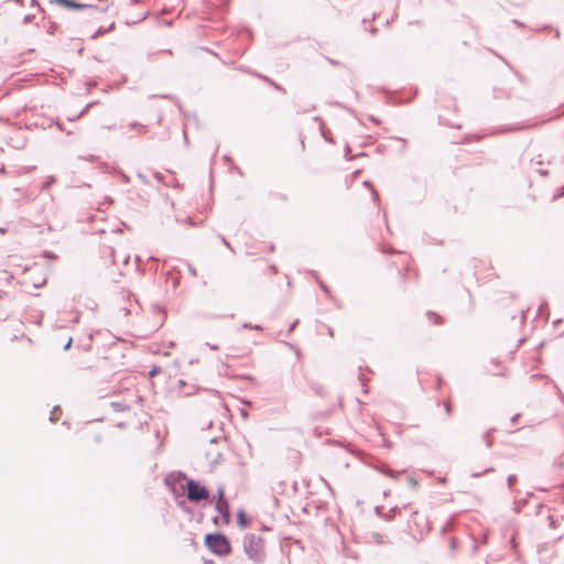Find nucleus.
<instances>
[{
    "label": "nucleus",
    "instance_id": "nucleus-14",
    "mask_svg": "<svg viewBox=\"0 0 564 564\" xmlns=\"http://www.w3.org/2000/svg\"><path fill=\"white\" fill-rule=\"evenodd\" d=\"M107 30L100 28L97 30V32L95 34L91 35V39H96L97 36H99L100 34H104Z\"/></svg>",
    "mask_w": 564,
    "mask_h": 564
},
{
    "label": "nucleus",
    "instance_id": "nucleus-1",
    "mask_svg": "<svg viewBox=\"0 0 564 564\" xmlns=\"http://www.w3.org/2000/svg\"><path fill=\"white\" fill-rule=\"evenodd\" d=\"M243 549L249 558L259 562L264 554L263 539L253 533L243 538Z\"/></svg>",
    "mask_w": 564,
    "mask_h": 564
},
{
    "label": "nucleus",
    "instance_id": "nucleus-17",
    "mask_svg": "<svg viewBox=\"0 0 564 564\" xmlns=\"http://www.w3.org/2000/svg\"><path fill=\"white\" fill-rule=\"evenodd\" d=\"M88 108H89V105H87V106H86V107L80 111V113L77 116V118H79V117H82L84 113H86V112H87V110H88Z\"/></svg>",
    "mask_w": 564,
    "mask_h": 564
},
{
    "label": "nucleus",
    "instance_id": "nucleus-15",
    "mask_svg": "<svg viewBox=\"0 0 564 564\" xmlns=\"http://www.w3.org/2000/svg\"><path fill=\"white\" fill-rule=\"evenodd\" d=\"M489 471H492V468H487V469L484 471V474L489 473ZM481 475H482V473H475V474H473V477H480Z\"/></svg>",
    "mask_w": 564,
    "mask_h": 564
},
{
    "label": "nucleus",
    "instance_id": "nucleus-18",
    "mask_svg": "<svg viewBox=\"0 0 564 564\" xmlns=\"http://www.w3.org/2000/svg\"><path fill=\"white\" fill-rule=\"evenodd\" d=\"M96 156L95 155H88L87 158H85V160L89 161V162H95L96 161Z\"/></svg>",
    "mask_w": 564,
    "mask_h": 564
},
{
    "label": "nucleus",
    "instance_id": "nucleus-6",
    "mask_svg": "<svg viewBox=\"0 0 564 564\" xmlns=\"http://www.w3.org/2000/svg\"><path fill=\"white\" fill-rule=\"evenodd\" d=\"M206 458H207L209 465L214 466L220 462L221 454L218 451L210 449V451L206 452Z\"/></svg>",
    "mask_w": 564,
    "mask_h": 564
},
{
    "label": "nucleus",
    "instance_id": "nucleus-13",
    "mask_svg": "<svg viewBox=\"0 0 564 564\" xmlns=\"http://www.w3.org/2000/svg\"><path fill=\"white\" fill-rule=\"evenodd\" d=\"M58 411V408H54L53 411L51 412V416H50V420L51 421H56L57 420V416H56V412Z\"/></svg>",
    "mask_w": 564,
    "mask_h": 564
},
{
    "label": "nucleus",
    "instance_id": "nucleus-4",
    "mask_svg": "<svg viewBox=\"0 0 564 564\" xmlns=\"http://www.w3.org/2000/svg\"><path fill=\"white\" fill-rule=\"evenodd\" d=\"M217 512L224 518L225 522L228 523L230 520L229 503L227 500L216 501L215 506Z\"/></svg>",
    "mask_w": 564,
    "mask_h": 564
},
{
    "label": "nucleus",
    "instance_id": "nucleus-10",
    "mask_svg": "<svg viewBox=\"0 0 564 564\" xmlns=\"http://www.w3.org/2000/svg\"><path fill=\"white\" fill-rule=\"evenodd\" d=\"M484 441L487 445V447H490L492 442H491V438H490V432H487L485 435H484Z\"/></svg>",
    "mask_w": 564,
    "mask_h": 564
},
{
    "label": "nucleus",
    "instance_id": "nucleus-31",
    "mask_svg": "<svg viewBox=\"0 0 564 564\" xmlns=\"http://www.w3.org/2000/svg\"><path fill=\"white\" fill-rule=\"evenodd\" d=\"M519 417V414H516L513 417H512V422L514 423L517 421V419Z\"/></svg>",
    "mask_w": 564,
    "mask_h": 564
},
{
    "label": "nucleus",
    "instance_id": "nucleus-28",
    "mask_svg": "<svg viewBox=\"0 0 564 564\" xmlns=\"http://www.w3.org/2000/svg\"><path fill=\"white\" fill-rule=\"evenodd\" d=\"M24 21H25V22H30V21H31V17H30V15H26V17L24 18Z\"/></svg>",
    "mask_w": 564,
    "mask_h": 564
},
{
    "label": "nucleus",
    "instance_id": "nucleus-24",
    "mask_svg": "<svg viewBox=\"0 0 564 564\" xmlns=\"http://www.w3.org/2000/svg\"><path fill=\"white\" fill-rule=\"evenodd\" d=\"M112 405L117 409V410H121V405L119 403H112Z\"/></svg>",
    "mask_w": 564,
    "mask_h": 564
},
{
    "label": "nucleus",
    "instance_id": "nucleus-22",
    "mask_svg": "<svg viewBox=\"0 0 564 564\" xmlns=\"http://www.w3.org/2000/svg\"><path fill=\"white\" fill-rule=\"evenodd\" d=\"M564 195V188L562 189L561 193L554 195V199H557L560 196H563Z\"/></svg>",
    "mask_w": 564,
    "mask_h": 564
},
{
    "label": "nucleus",
    "instance_id": "nucleus-21",
    "mask_svg": "<svg viewBox=\"0 0 564 564\" xmlns=\"http://www.w3.org/2000/svg\"><path fill=\"white\" fill-rule=\"evenodd\" d=\"M445 411L449 415L452 412L451 405L448 403L445 404Z\"/></svg>",
    "mask_w": 564,
    "mask_h": 564
},
{
    "label": "nucleus",
    "instance_id": "nucleus-20",
    "mask_svg": "<svg viewBox=\"0 0 564 564\" xmlns=\"http://www.w3.org/2000/svg\"><path fill=\"white\" fill-rule=\"evenodd\" d=\"M72 338L68 339V341L65 344L64 349L67 350L72 345Z\"/></svg>",
    "mask_w": 564,
    "mask_h": 564
},
{
    "label": "nucleus",
    "instance_id": "nucleus-34",
    "mask_svg": "<svg viewBox=\"0 0 564 564\" xmlns=\"http://www.w3.org/2000/svg\"><path fill=\"white\" fill-rule=\"evenodd\" d=\"M295 327V323L291 326L290 332L293 330Z\"/></svg>",
    "mask_w": 564,
    "mask_h": 564
},
{
    "label": "nucleus",
    "instance_id": "nucleus-27",
    "mask_svg": "<svg viewBox=\"0 0 564 564\" xmlns=\"http://www.w3.org/2000/svg\"><path fill=\"white\" fill-rule=\"evenodd\" d=\"M550 519V525L553 527L554 525V520L552 517L549 518Z\"/></svg>",
    "mask_w": 564,
    "mask_h": 564
},
{
    "label": "nucleus",
    "instance_id": "nucleus-8",
    "mask_svg": "<svg viewBox=\"0 0 564 564\" xmlns=\"http://www.w3.org/2000/svg\"><path fill=\"white\" fill-rule=\"evenodd\" d=\"M216 498H217V501L226 500L225 499V489H224V487H218Z\"/></svg>",
    "mask_w": 564,
    "mask_h": 564
},
{
    "label": "nucleus",
    "instance_id": "nucleus-5",
    "mask_svg": "<svg viewBox=\"0 0 564 564\" xmlns=\"http://www.w3.org/2000/svg\"><path fill=\"white\" fill-rule=\"evenodd\" d=\"M56 2L62 4V6H64V7H66V8H69V9L94 8L90 4L78 3V2H74L72 0H56Z\"/></svg>",
    "mask_w": 564,
    "mask_h": 564
},
{
    "label": "nucleus",
    "instance_id": "nucleus-16",
    "mask_svg": "<svg viewBox=\"0 0 564 564\" xmlns=\"http://www.w3.org/2000/svg\"><path fill=\"white\" fill-rule=\"evenodd\" d=\"M409 484H410V486H411L412 488H415V487H416V485H417V482H416V480H415L414 478H409Z\"/></svg>",
    "mask_w": 564,
    "mask_h": 564
},
{
    "label": "nucleus",
    "instance_id": "nucleus-33",
    "mask_svg": "<svg viewBox=\"0 0 564 564\" xmlns=\"http://www.w3.org/2000/svg\"><path fill=\"white\" fill-rule=\"evenodd\" d=\"M216 444V441L215 440H212L210 441V446H214Z\"/></svg>",
    "mask_w": 564,
    "mask_h": 564
},
{
    "label": "nucleus",
    "instance_id": "nucleus-30",
    "mask_svg": "<svg viewBox=\"0 0 564 564\" xmlns=\"http://www.w3.org/2000/svg\"><path fill=\"white\" fill-rule=\"evenodd\" d=\"M372 195H373L375 199L378 198V193H376L373 189H372Z\"/></svg>",
    "mask_w": 564,
    "mask_h": 564
},
{
    "label": "nucleus",
    "instance_id": "nucleus-19",
    "mask_svg": "<svg viewBox=\"0 0 564 564\" xmlns=\"http://www.w3.org/2000/svg\"><path fill=\"white\" fill-rule=\"evenodd\" d=\"M206 346H208L213 350H218V348H219L217 345H212L209 343H206Z\"/></svg>",
    "mask_w": 564,
    "mask_h": 564
},
{
    "label": "nucleus",
    "instance_id": "nucleus-26",
    "mask_svg": "<svg viewBox=\"0 0 564 564\" xmlns=\"http://www.w3.org/2000/svg\"><path fill=\"white\" fill-rule=\"evenodd\" d=\"M221 241L224 242L225 246H227L228 248H230L229 243L227 242V240L225 238L221 239Z\"/></svg>",
    "mask_w": 564,
    "mask_h": 564
},
{
    "label": "nucleus",
    "instance_id": "nucleus-7",
    "mask_svg": "<svg viewBox=\"0 0 564 564\" xmlns=\"http://www.w3.org/2000/svg\"><path fill=\"white\" fill-rule=\"evenodd\" d=\"M237 520H238V524L241 527V528H246L248 527L249 524V520L247 519L246 514L243 511H239L238 514H237Z\"/></svg>",
    "mask_w": 564,
    "mask_h": 564
},
{
    "label": "nucleus",
    "instance_id": "nucleus-25",
    "mask_svg": "<svg viewBox=\"0 0 564 564\" xmlns=\"http://www.w3.org/2000/svg\"><path fill=\"white\" fill-rule=\"evenodd\" d=\"M386 474L389 475L390 477H395L394 473L391 470L387 471Z\"/></svg>",
    "mask_w": 564,
    "mask_h": 564
},
{
    "label": "nucleus",
    "instance_id": "nucleus-3",
    "mask_svg": "<svg viewBox=\"0 0 564 564\" xmlns=\"http://www.w3.org/2000/svg\"><path fill=\"white\" fill-rule=\"evenodd\" d=\"M209 497V492L205 486H202L199 482L194 479H189L187 481V498L191 501L198 502L200 500H205Z\"/></svg>",
    "mask_w": 564,
    "mask_h": 564
},
{
    "label": "nucleus",
    "instance_id": "nucleus-23",
    "mask_svg": "<svg viewBox=\"0 0 564 564\" xmlns=\"http://www.w3.org/2000/svg\"><path fill=\"white\" fill-rule=\"evenodd\" d=\"M54 182V177H51L46 183H45V186H48L50 184H52Z\"/></svg>",
    "mask_w": 564,
    "mask_h": 564
},
{
    "label": "nucleus",
    "instance_id": "nucleus-29",
    "mask_svg": "<svg viewBox=\"0 0 564 564\" xmlns=\"http://www.w3.org/2000/svg\"><path fill=\"white\" fill-rule=\"evenodd\" d=\"M429 315L435 317L436 319L440 318L435 313H430Z\"/></svg>",
    "mask_w": 564,
    "mask_h": 564
},
{
    "label": "nucleus",
    "instance_id": "nucleus-12",
    "mask_svg": "<svg viewBox=\"0 0 564 564\" xmlns=\"http://www.w3.org/2000/svg\"><path fill=\"white\" fill-rule=\"evenodd\" d=\"M161 369L159 367H153L150 371H149V377L153 378L154 376H156L158 373H160Z\"/></svg>",
    "mask_w": 564,
    "mask_h": 564
},
{
    "label": "nucleus",
    "instance_id": "nucleus-32",
    "mask_svg": "<svg viewBox=\"0 0 564 564\" xmlns=\"http://www.w3.org/2000/svg\"><path fill=\"white\" fill-rule=\"evenodd\" d=\"M19 4H23V0H14Z\"/></svg>",
    "mask_w": 564,
    "mask_h": 564
},
{
    "label": "nucleus",
    "instance_id": "nucleus-9",
    "mask_svg": "<svg viewBox=\"0 0 564 564\" xmlns=\"http://www.w3.org/2000/svg\"><path fill=\"white\" fill-rule=\"evenodd\" d=\"M130 127H131L132 129L139 128L141 133L145 132V127H144V126H142V124H140V123H138V122H132V123L130 124Z\"/></svg>",
    "mask_w": 564,
    "mask_h": 564
},
{
    "label": "nucleus",
    "instance_id": "nucleus-11",
    "mask_svg": "<svg viewBox=\"0 0 564 564\" xmlns=\"http://www.w3.org/2000/svg\"><path fill=\"white\" fill-rule=\"evenodd\" d=\"M517 480V477L514 475H510L508 478H507V484H508V487L509 488H512L514 481Z\"/></svg>",
    "mask_w": 564,
    "mask_h": 564
},
{
    "label": "nucleus",
    "instance_id": "nucleus-2",
    "mask_svg": "<svg viewBox=\"0 0 564 564\" xmlns=\"http://www.w3.org/2000/svg\"><path fill=\"white\" fill-rule=\"evenodd\" d=\"M206 546L217 555H228L231 551L228 539L221 533L207 534L205 536Z\"/></svg>",
    "mask_w": 564,
    "mask_h": 564
}]
</instances>
